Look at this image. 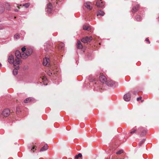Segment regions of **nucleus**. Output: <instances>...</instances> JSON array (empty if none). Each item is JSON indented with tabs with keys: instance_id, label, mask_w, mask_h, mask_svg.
I'll return each mask as SVG.
<instances>
[{
	"instance_id": "nucleus-18",
	"label": "nucleus",
	"mask_w": 159,
	"mask_h": 159,
	"mask_svg": "<svg viewBox=\"0 0 159 159\" xmlns=\"http://www.w3.org/2000/svg\"><path fill=\"white\" fill-rule=\"evenodd\" d=\"M83 29L85 30H90L91 29L90 27L86 25H84L83 26Z\"/></svg>"
},
{
	"instance_id": "nucleus-22",
	"label": "nucleus",
	"mask_w": 159,
	"mask_h": 159,
	"mask_svg": "<svg viewBox=\"0 0 159 159\" xmlns=\"http://www.w3.org/2000/svg\"><path fill=\"white\" fill-rule=\"evenodd\" d=\"M20 38V35L19 34H17L14 35V39H19Z\"/></svg>"
},
{
	"instance_id": "nucleus-9",
	"label": "nucleus",
	"mask_w": 159,
	"mask_h": 159,
	"mask_svg": "<svg viewBox=\"0 0 159 159\" xmlns=\"http://www.w3.org/2000/svg\"><path fill=\"white\" fill-rule=\"evenodd\" d=\"M14 66L15 68L13 70V73L14 75H16L18 73V70L19 68V65H17Z\"/></svg>"
},
{
	"instance_id": "nucleus-3",
	"label": "nucleus",
	"mask_w": 159,
	"mask_h": 159,
	"mask_svg": "<svg viewBox=\"0 0 159 159\" xmlns=\"http://www.w3.org/2000/svg\"><path fill=\"white\" fill-rule=\"evenodd\" d=\"M92 39L93 38L92 37H88L87 36L83 38L81 40V41L84 43H86L90 42Z\"/></svg>"
},
{
	"instance_id": "nucleus-14",
	"label": "nucleus",
	"mask_w": 159,
	"mask_h": 159,
	"mask_svg": "<svg viewBox=\"0 0 159 159\" xmlns=\"http://www.w3.org/2000/svg\"><path fill=\"white\" fill-rule=\"evenodd\" d=\"M48 149V145L47 144H45L40 149V151H43L47 150Z\"/></svg>"
},
{
	"instance_id": "nucleus-23",
	"label": "nucleus",
	"mask_w": 159,
	"mask_h": 159,
	"mask_svg": "<svg viewBox=\"0 0 159 159\" xmlns=\"http://www.w3.org/2000/svg\"><path fill=\"white\" fill-rule=\"evenodd\" d=\"M47 8H52V5L50 3H48L47 4Z\"/></svg>"
},
{
	"instance_id": "nucleus-8",
	"label": "nucleus",
	"mask_w": 159,
	"mask_h": 159,
	"mask_svg": "<svg viewBox=\"0 0 159 159\" xmlns=\"http://www.w3.org/2000/svg\"><path fill=\"white\" fill-rule=\"evenodd\" d=\"M96 5L98 7H102L104 6V4L101 0L97 1L96 3Z\"/></svg>"
},
{
	"instance_id": "nucleus-24",
	"label": "nucleus",
	"mask_w": 159,
	"mask_h": 159,
	"mask_svg": "<svg viewBox=\"0 0 159 159\" xmlns=\"http://www.w3.org/2000/svg\"><path fill=\"white\" fill-rule=\"evenodd\" d=\"M30 5V3H27L24 4L23 6L26 8H28Z\"/></svg>"
},
{
	"instance_id": "nucleus-19",
	"label": "nucleus",
	"mask_w": 159,
	"mask_h": 159,
	"mask_svg": "<svg viewBox=\"0 0 159 159\" xmlns=\"http://www.w3.org/2000/svg\"><path fill=\"white\" fill-rule=\"evenodd\" d=\"M31 100H32L31 98H28L26 99H25L24 100V102L25 103H28V102H30Z\"/></svg>"
},
{
	"instance_id": "nucleus-7",
	"label": "nucleus",
	"mask_w": 159,
	"mask_h": 159,
	"mask_svg": "<svg viewBox=\"0 0 159 159\" xmlns=\"http://www.w3.org/2000/svg\"><path fill=\"white\" fill-rule=\"evenodd\" d=\"M49 59L47 57L44 58L43 59V64L44 66L49 65Z\"/></svg>"
},
{
	"instance_id": "nucleus-15",
	"label": "nucleus",
	"mask_w": 159,
	"mask_h": 159,
	"mask_svg": "<svg viewBox=\"0 0 159 159\" xmlns=\"http://www.w3.org/2000/svg\"><path fill=\"white\" fill-rule=\"evenodd\" d=\"M139 8V5H137L134 7H133L132 9V11L133 12H135L137 11Z\"/></svg>"
},
{
	"instance_id": "nucleus-13",
	"label": "nucleus",
	"mask_w": 159,
	"mask_h": 159,
	"mask_svg": "<svg viewBox=\"0 0 159 159\" xmlns=\"http://www.w3.org/2000/svg\"><path fill=\"white\" fill-rule=\"evenodd\" d=\"M28 56L27 53L23 52L21 54V58L23 59H25L27 58Z\"/></svg>"
},
{
	"instance_id": "nucleus-16",
	"label": "nucleus",
	"mask_w": 159,
	"mask_h": 159,
	"mask_svg": "<svg viewBox=\"0 0 159 159\" xmlns=\"http://www.w3.org/2000/svg\"><path fill=\"white\" fill-rule=\"evenodd\" d=\"M104 15V13L101 10H100L98 11L97 12V16H98L99 15L103 16Z\"/></svg>"
},
{
	"instance_id": "nucleus-17",
	"label": "nucleus",
	"mask_w": 159,
	"mask_h": 159,
	"mask_svg": "<svg viewBox=\"0 0 159 159\" xmlns=\"http://www.w3.org/2000/svg\"><path fill=\"white\" fill-rule=\"evenodd\" d=\"M5 8L2 5H0V13H3L4 11Z\"/></svg>"
},
{
	"instance_id": "nucleus-28",
	"label": "nucleus",
	"mask_w": 159,
	"mask_h": 159,
	"mask_svg": "<svg viewBox=\"0 0 159 159\" xmlns=\"http://www.w3.org/2000/svg\"><path fill=\"white\" fill-rule=\"evenodd\" d=\"M123 152V150H121L118 151L116 152V154H120Z\"/></svg>"
},
{
	"instance_id": "nucleus-37",
	"label": "nucleus",
	"mask_w": 159,
	"mask_h": 159,
	"mask_svg": "<svg viewBox=\"0 0 159 159\" xmlns=\"http://www.w3.org/2000/svg\"><path fill=\"white\" fill-rule=\"evenodd\" d=\"M109 84H111V83H109Z\"/></svg>"
},
{
	"instance_id": "nucleus-6",
	"label": "nucleus",
	"mask_w": 159,
	"mask_h": 159,
	"mask_svg": "<svg viewBox=\"0 0 159 159\" xmlns=\"http://www.w3.org/2000/svg\"><path fill=\"white\" fill-rule=\"evenodd\" d=\"M130 95L129 93H127L124 96V99L126 101H128L130 100Z\"/></svg>"
},
{
	"instance_id": "nucleus-39",
	"label": "nucleus",
	"mask_w": 159,
	"mask_h": 159,
	"mask_svg": "<svg viewBox=\"0 0 159 159\" xmlns=\"http://www.w3.org/2000/svg\"><path fill=\"white\" fill-rule=\"evenodd\" d=\"M141 101H142V102H143V100H142Z\"/></svg>"
},
{
	"instance_id": "nucleus-30",
	"label": "nucleus",
	"mask_w": 159,
	"mask_h": 159,
	"mask_svg": "<svg viewBox=\"0 0 159 159\" xmlns=\"http://www.w3.org/2000/svg\"><path fill=\"white\" fill-rule=\"evenodd\" d=\"M26 50V48L25 47H23L21 48V51L22 52V53L24 52Z\"/></svg>"
},
{
	"instance_id": "nucleus-12",
	"label": "nucleus",
	"mask_w": 159,
	"mask_h": 159,
	"mask_svg": "<svg viewBox=\"0 0 159 159\" xmlns=\"http://www.w3.org/2000/svg\"><path fill=\"white\" fill-rule=\"evenodd\" d=\"M77 46V48L79 49H81L83 48L82 44L80 41H78Z\"/></svg>"
},
{
	"instance_id": "nucleus-35",
	"label": "nucleus",
	"mask_w": 159,
	"mask_h": 159,
	"mask_svg": "<svg viewBox=\"0 0 159 159\" xmlns=\"http://www.w3.org/2000/svg\"><path fill=\"white\" fill-rule=\"evenodd\" d=\"M48 75H52V73H50V72H49L48 73Z\"/></svg>"
},
{
	"instance_id": "nucleus-36",
	"label": "nucleus",
	"mask_w": 159,
	"mask_h": 159,
	"mask_svg": "<svg viewBox=\"0 0 159 159\" xmlns=\"http://www.w3.org/2000/svg\"><path fill=\"white\" fill-rule=\"evenodd\" d=\"M34 148V147H33L31 149V150L32 151H33V152H34V151L33 150V149Z\"/></svg>"
},
{
	"instance_id": "nucleus-27",
	"label": "nucleus",
	"mask_w": 159,
	"mask_h": 159,
	"mask_svg": "<svg viewBox=\"0 0 159 159\" xmlns=\"http://www.w3.org/2000/svg\"><path fill=\"white\" fill-rule=\"evenodd\" d=\"M136 130L135 129H133L130 132V133L131 134H133L134 133H136Z\"/></svg>"
},
{
	"instance_id": "nucleus-5",
	"label": "nucleus",
	"mask_w": 159,
	"mask_h": 159,
	"mask_svg": "<svg viewBox=\"0 0 159 159\" xmlns=\"http://www.w3.org/2000/svg\"><path fill=\"white\" fill-rule=\"evenodd\" d=\"M10 114V111L8 109H6L4 110L2 112L3 116L5 117L8 116Z\"/></svg>"
},
{
	"instance_id": "nucleus-10",
	"label": "nucleus",
	"mask_w": 159,
	"mask_h": 159,
	"mask_svg": "<svg viewBox=\"0 0 159 159\" xmlns=\"http://www.w3.org/2000/svg\"><path fill=\"white\" fill-rule=\"evenodd\" d=\"M15 55L16 58V59H19L20 58H21V54L20 53V51H16L15 53Z\"/></svg>"
},
{
	"instance_id": "nucleus-20",
	"label": "nucleus",
	"mask_w": 159,
	"mask_h": 159,
	"mask_svg": "<svg viewBox=\"0 0 159 159\" xmlns=\"http://www.w3.org/2000/svg\"><path fill=\"white\" fill-rule=\"evenodd\" d=\"M5 6L7 10H9L10 9V6L9 3H6L5 4Z\"/></svg>"
},
{
	"instance_id": "nucleus-1",
	"label": "nucleus",
	"mask_w": 159,
	"mask_h": 159,
	"mask_svg": "<svg viewBox=\"0 0 159 159\" xmlns=\"http://www.w3.org/2000/svg\"><path fill=\"white\" fill-rule=\"evenodd\" d=\"M99 80L103 84H106L108 86L113 87L115 86L116 84L115 82L113 80H108L107 81L106 77L103 75L99 77Z\"/></svg>"
},
{
	"instance_id": "nucleus-2",
	"label": "nucleus",
	"mask_w": 159,
	"mask_h": 159,
	"mask_svg": "<svg viewBox=\"0 0 159 159\" xmlns=\"http://www.w3.org/2000/svg\"><path fill=\"white\" fill-rule=\"evenodd\" d=\"M8 62L10 64H13L14 66H16L17 65H19L21 63V61L19 59H15L14 60V56L12 55H10L8 58Z\"/></svg>"
},
{
	"instance_id": "nucleus-4",
	"label": "nucleus",
	"mask_w": 159,
	"mask_h": 159,
	"mask_svg": "<svg viewBox=\"0 0 159 159\" xmlns=\"http://www.w3.org/2000/svg\"><path fill=\"white\" fill-rule=\"evenodd\" d=\"M92 3L90 2H87L84 3V6L87 9L91 10L92 8Z\"/></svg>"
},
{
	"instance_id": "nucleus-31",
	"label": "nucleus",
	"mask_w": 159,
	"mask_h": 159,
	"mask_svg": "<svg viewBox=\"0 0 159 159\" xmlns=\"http://www.w3.org/2000/svg\"><path fill=\"white\" fill-rule=\"evenodd\" d=\"M42 80L43 81V82L44 81H47V79L46 78V77L44 76L43 77V79H42Z\"/></svg>"
},
{
	"instance_id": "nucleus-25",
	"label": "nucleus",
	"mask_w": 159,
	"mask_h": 159,
	"mask_svg": "<svg viewBox=\"0 0 159 159\" xmlns=\"http://www.w3.org/2000/svg\"><path fill=\"white\" fill-rule=\"evenodd\" d=\"M47 12L48 14H50L51 13L52 11V8H47Z\"/></svg>"
},
{
	"instance_id": "nucleus-38",
	"label": "nucleus",
	"mask_w": 159,
	"mask_h": 159,
	"mask_svg": "<svg viewBox=\"0 0 159 159\" xmlns=\"http://www.w3.org/2000/svg\"><path fill=\"white\" fill-rule=\"evenodd\" d=\"M1 64L0 63V66H1Z\"/></svg>"
},
{
	"instance_id": "nucleus-11",
	"label": "nucleus",
	"mask_w": 159,
	"mask_h": 159,
	"mask_svg": "<svg viewBox=\"0 0 159 159\" xmlns=\"http://www.w3.org/2000/svg\"><path fill=\"white\" fill-rule=\"evenodd\" d=\"M32 53V50L31 49H28L26 50V53H27L28 56H30Z\"/></svg>"
},
{
	"instance_id": "nucleus-26",
	"label": "nucleus",
	"mask_w": 159,
	"mask_h": 159,
	"mask_svg": "<svg viewBox=\"0 0 159 159\" xmlns=\"http://www.w3.org/2000/svg\"><path fill=\"white\" fill-rule=\"evenodd\" d=\"M136 20L137 21H139V20H141V18L140 16H138V15L136 17Z\"/></svg>"
},
{
	"instance_id": "nucleus-33",
	"label": "nucleus",
	"mask_w": 159,
	"mask_h": 159,
	"mask_svg": "<svg viewBox=\"0 0 159 159\" xmlns=\"http://www.w3.org/2000/svg\"><path fill=\"white\" fill-rule=\"evenodd\" d=\"M142 98V97H139V98H137V100L138 101H139L140 99H141Z\"/></svg>"
},
{
	"instance_id": "nucleus-21",
	"label": "nucleus",
	"mask_w": 159,
	"mask_h": 159,
	"mask_svg": "<svg viewBox=\"0 0 159 159\" xmlns=\"http://www.w3.org/2000/svg\"><path fill=\"white\" fill-rule=\"evenodd\" d=\"M82 157V155L81 153H79L78 155H76L75 156V158L76 159H78L79 157Z\"/></svg>"
},
{
	"instance_id": "nucleus-34",
	"label": "nucleus",
	"mask_w": 159,
	"mask_h": 159,
	"mask_svg": "<svg viewBox=\"0 0 159 159\" xmlns=\"http://www.w3.org/2000/svg\"><path fill=\"white\" fill-rule=\"evenodd\" d=\"M146 41H148L149 43H150V42L149 41L148 39L146 38L145 39Z\"/></svg>"
},
{
	"instance_id": "nucleus-29",
	"label": "nucleus",
	"mask_w": 159,
	"mask_h": 159,
	"mask_svg": "<svg viewBox=\"0 0 159 159\" xmlns=\"http://www.w3.org/2000/svg\"><path fill=\"white\" fill-rule=\"evenodd\" d=\"M64 47V45L63 43H61L59 45V48L60 49L61 48V49H62Z\"/></svg>"
},
{
	"instance_id": "nucleus-32",
	"label": "nucleus",
	"mask_w": 159,
	"mask_h": 159,
	"mask_svg": "<svg viewBox=\"0 0 159 159\" xmlns=\"http://www.w3.org/2000/svg\"><path fill=\"white\" fill-rule=\"evenodd\" d=\"M133 93L134 95H136L137 93V92L136 91H134L133 92Z\"/></svg>"
}]
</instances>
